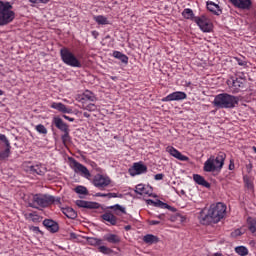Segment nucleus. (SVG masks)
Segmentation results:
<instances>
[{
    "label": "nucleus",
    "instance_id": "f704fd0d",
    "mask_svg": "<svg viewBox=\"0 0 256 256\" xmlns=\"http://www.w3.org/2000/svg\"><path fill=\"white\" fill-rule=\"evenodd\" d=\"M135 193H137V195H149V191H147V187H145L144 184H138Z\"/></svg>",
    "mask_w": 256,
    "mask_h": 256
},
{
    "label": "nucleus",
    "instance_id": "3c124183",
    "mask_svg": "<svg viewBox=\"0 0 256 256\" xmlns=\"http://www.w3.org/2000/svg\"><path fill=\"white\" fill-rule=\"evenodd\" d=\"M63 118L66 119L67 121H70V123H73V121H75V118H71L67 115H63Z\"/></svg>",
    "mask_w": 256,
    "mask_h": 256
},
{
    "label": "nucleus",
    "instance_id": "72a5a7b5",
    "mask_svg": "<svg viewBox=\"0 0 256 256\" xmlns=\"http://www.w3.org/2000/svg\"><path fill=\"white\" fill-rule=\"evenodd\" d=\"M25 218L33 223H39L41 221V217L37 213H27L25 214Z\"/></svg>",
    "mask_w": 256,
    "mask_h": 256
},
{
    "label": "nucleus",
    "instance_id": "39448f33",
    "mask_svg": "<svg viewBox=\"0 0 256 256\" xmlns=\"http://www.w3.org/2000/svg\"><path fill=\"white\" fill-rule=\"evenodd\" d=\"M13 5L11 2H5L0 0V25H9L13 23L15 19V12H13Z\"/></svg>",
    "mask_w": 256,
    "mask_h": 256
},
{
    "label": "nucleus",
    "instance_id": "aec40b11",
    "mask_svg": "<svg viewBox=\"0 0 256 256\" xmlns=\"http://www.w3.org/2000/svg\"><path fill=\"white\" fill-rule=\"evenodd\" d=\"M43 225L50 233H57V231H59V224L54 220L45 219Z\"/></svg>",
    "mask_w": 256,
    "mask_h": 256
},
{
    "label": "nucleus",
    "instance_id": "dca6fc26",
    "mask_svg": "<svg viewBox=\"0 0 256 256\" xmlns=\"http://www.w3.org/2000/svg\"><path fill=\"white\" fill-rule=\"evenodd\" d=\"M166 153H169V155H171L175 159H178V161H189V157L183 155L179 150H177L173 146L166 147Z\"/></svg>",
    "mask_w": 256,
    "mask_h": 256
},
{
    "label": "nucleus",
    "instance_id": "1a4fd4ad",
    "mask_svg": "<svg viewBox=\"0 0 256 256\" xmlns=\"http://www.w3.org/2000/svg\"><path fill=\"white\" fill-rule=\"evenodd\" d=\"M11 155V142L5 134H0V161L9 159Z\"/></svg>",
    "mask_w": 256,
    "mask_h": 256
},
{
    "label": "nucleus",
    "instance_id": "052dcab7",
    "mask_svg": "<svg viewBox=\"0 0 256 256\" xmlns=\"http://www.w3.org/2000/svg\"><path fill=\"white\" fill-rule=\"evenodd\" d=\"M252 149H253L254 153H256V147L254 146Z\"/></svg>",
    "mask_w": 256,
    "mask_h": 256
},
{
    "label": "nucleus",
    "instance_id": "49530a36",
    "mask_svg": "<svg viewBox=\"0 0 256 256\" xmlns=\"http://www.w3.org/2000/svg\"><path fill=\"white\" fill-rule=\"evenodd\" d=\"M106 197L108 199H115V198L119 197V195H117V193H107Z\"/></svg>",
    "mask_w": 256,
    "mask_h": 256
},
{
    "label": "nucleus",
    "instance_id": "6ab92c4d",
    "mask_svg": "<svg viewBox=\"0 0 256 256\" xmlns=\"http://www.w3.org/2000/svg\"><path fill=\"white\" fill-rule=\"evenodd\" d=\"M78 99L81 103H95V101H97L95 94L89 90H86L82 95L78 97Z\"/></svg>",
    "mask_w": 256,
    "mask_h": 256
},
{
    "label": "nucleus",
    "instance_id": "2eb2a0df",
    "mask_svg": "<svg viewBox=\"0 0 256 256\" xmlns=\"http://www.w3.org/2000/svg\"><path fill=\"white\" fill-rule=\"evenodd\" d=\"M236 9L249 11L253 7V0H229Z\"/></svg>",
    "mask_w": 256,
    "mask_h": 256
},
{
    "label": "nucleus",
    "instance_id": "bb28decb",
    "mask_svg": "<svg viewBox=\"0 0 256 256\" xmlns=\"http://www.w3.org/2000/svg\"><path fill=\"white\" fill-rule=\"evenodd\" d=\"M193 179L197 185H202V187H206L207 189L211 187V184H209V182H207V180H205V178L199 174H194Z\"/></svg>",
    "mask_w": 256,
    "mask_h": 256
},
{
    "label": "nucleus",
    "instance_id": "603ef678",
    "mask_svg": "<svg viewBox=\"0 0 256 256\" xmlns=\"http://www.w3.org/2000/svg\"><path fill=\"white\" fill-rule=\"evenodd\" d=\"M161 223V221H157V220H150L149 221V225H159Z\"/></svg>",
    "mask_w": 256,
    "mask_h": 256
},
{
    "label": "nucleus",
    "instance_id": "5fc2aeb1",
    "mask_svg": "<svg viewBox=\"0 0 256 256\" xmlns=\"http://www.w3.org/2000/svg\"><path fill=\"white\" fill-rule=\"evenodd\" d=\"M77 234L75 232L70 233V239H77Z\"/></svg>",
    "mask_w": 256,
    "mask_h": 256
},
{
    "label": "nucleus",
    "instance_id": "9d476101",
    "mask_svg": "<svg viewBox=\"0 0 256 256\" xmlns=\"http://www.w3.org/2000/svg\"><path fill=\"white\" fill-rule=\"evenodd\" d=\"M70 167L73 169V171L82 177H85V179H91V172H89V169H87L85 165L79 163L74 158H70Z\"/></svg>",
    "mask_w": 256,
    "mask_h": 256
},
{
    "label": "nucleus",
    "instance_id": "4d7b16f0",
    "mask_svg": "<svg viewBox=\"0 0 256 256\" xmlns=\"http://www.w3.org/2000/svg\"><path fill=\"white\" fill-rule=\"evenodd\" d=\"M212 256H223V254L217 252V253H214Z\"/></svg>",
    "mask_w": 256,
    "mask_h": 256
},
{
    "label": "nucleus",
    "instance_id": "f3484780",
    "mask_svg": "<svg viewBox=\"0 0 256 256\" xmlns=\"http://www.w3.org/2000/svg\"><path fill=\"white\" fill-rule=\"evenodd\" d=\"M53 125H55L56 129H59L62 133H65L69 130V125L63 121L59 116H55L52 120Z\"/></svg>",
    "mask_w": 256,
    "mask_h": 256
},
{
    "label": "nucleus",
    "instance_id": "4468645a",
    "mask_svg": "<svg viewBox=\"0 0 256 256\" xmlns=\"http://www.w3.org/2000/svg\"><path fill=\"white\" fill-rule=\"evenodd\" d=\"M185 99H187V94L185 92L176 91L162 98V101L164 103H169L171 101H183Z\"/></svg>",
    "mask_w": 256,
    "mask_h": 256
},
{
    "label": "nucleus",
    "instance_id": "6e6d98bb",
    "mask_svg": "<svg viewBox=\"0 0 256 256\" xmlns=\"http://www.w3.org/2000/svg\"><path fill=\"white\" fill-rule=\"evenodd\" d=\"M83 117H86V119H89V117H91V114H89V112H84Z\"/></svg>",
    "mask_w": 256,
    "mask_h": 256
},
{
    "label": "nucleus",
    "instance_id": "f8f14e48",
    "mask_svg": "<svg viewBox=\"0 0 256 256\" xmlns=\"http://www.w3.org/2000/svg\"><path fill=\"white\" fill-rule=\"evenodd\" d=\"M228 85L232 93H239L242 89H245V79L232 77L228 80Z\"/></svg>",
    "mask_w": 256,
    "mask_h": 256
},
{
    "label": "nucleus",
    "instance_id": "a878e982",
    "mask_svg": "<svg viewBox=\"0 0 256 256\" xmlns=\"http://www.w3.org/2000/svg\"><path fill=\"white\" fill-rule=\"evenodd\" d=\"M108 209H110L112 213H114V215H118V216L127 215V211L125 210V207L119 204L109 206Z\"/></svg>",
    "mask_w": 256,
    "mask_h": 256
},
{
    "label": "nucleus",
    "instance_id": "473e14b6",
    "mask_svg": "<svg viewBox=\"0 0 256 256\" xmlns=\"http://www.w3.org/2000/svg\"><path fill=\"white\" fill-rule=\"evenodd\" d=\"M93 19L98 25H109V19L103 15L94 16Z\"/></svg>",
    "mask_w": 256,
    "mask_h": 256
},
{
    "label": "nucleus",
    "instance_id": "2f4dec72",
    "mask_svg": "<svg viewBox=\"0 0 256 256\" xmlns=\"http://www.w3.org/2000/svg\"><path fill=\"white\" fill-rule=\"evenodd\" d=\"M246 225L250 233H256V219L253 217H248L246 220Z\"/></svg>",
    "mask_w": 256,
    "mask_h": 256
},
{
    "label": "nucleus",
    "instance_id": "423d86ee",
    "mask_svg": "<svg viewBox=\"0 0 256 256\" xmlns=\"http://www.w3.org/2000/svg\"><path fill=\"white\" fill-rule=\"evenodd\" d=\"M60 57L63 63L68 65V67H76L78 69L83 67L81 60H79V58H77L75 54L67 47L61 48Z\"/></svg>",
    "mask_w": 256,
    "mask_h": 256
},
{
    "label": "nucleus",
    "instance_id": "f03ea898",
    "mask_svg": "<svg viewBox=\"0 0 256 256\" xmlns=\"http://www.w3.org/2000/svg\"><path fill=\"white\" fill-rule=\"evenodd\" d=\"M28 205L32 209H39V207L45 208L50 205H61V198L47 194H34L29 198Z\"/></svg>",
    "mask_w": 256,
    "mask_h": 256
},
{
    "label": "nucleus",
    "instance_id": "7ed1b4c3",
    "mask_svg": "<svg viewBox=\"0 0 256 256\" xmlns=\"http://www.w3.org/2000/svg\"><path fill=\"white\" fill-rule=\"evenodd\" d=\"M225 159H227V154L225 152H219L217 156H210L205 162L203 166V171L205 173H221V169L225 165Z\"/></svg>",
    "mask_w": 256,
    "mask_h": 256
},
{
    "label": "nucleus",
    "instance_id": "6e6552de",
    "mask_svg": "<svg viewBox=\"0 0 256 256\" xmlns=\"http://www.w3.org/2000/svg\"><path fill=\"white\" fill-rule=\"evenodd\" d=\"M84 239H86V243L88 245H91L92 247H98L99 253H102L103 255H111V253H113V249L107 246H101L103 245V239L101 238L86 236Z\"/></svg>",
    "mask_w": 256,
    "mask_h": 256
},
{
    "label": "nucleus",
    "instance_id": "de8ad7c7",
    "mask_svg": "<svg viewBox=\"0 0 256 256\" xmlns=\"http://www.w3.org/2000/svg\"><path fill=\"white\" fill-rule=\"evenodd\" d=\"M163 177H165V175L160 173V174H156L154 176V179H155V181H161V180H163Z\"/></svg>",
    "mask_w": 256,
    "mask_h": 256
},
{
    "label": "nucleus",
    "instance_id": "bf43d9fd",
    "mask_svg": "<svg viewBox=\"0 0 256 256\" xmlns=\"http://www.w3.org/2000/svg\"><path fill=\"white\" fill-rule=\"evenodd\" d=\"M131 229V226H126V231Z\"/></svg>",
    "mask_w": 256,
    "mask_h": 256
},
{
    "label": "nucleus",
    "instance_id": "ea45409f",
    "mask_svg": "<svg viewBox=\"0 0 256 256\" xmlns=\"http://www.w3.org/2000/svg\"><path fill=\"white\" fill-rule=\"evenodd\" d=\"M75 193H78V195H88L89 191L87 190V187H85V186H77L75 188Z\"/></svg>",
    "mask_w": 256,
    "mask_h": 256
},
{
    "label": "nucleus",
    "instance_id": "13d9d810",
    "mask_svg": "<svg viewBox=\"0 0 256 256\" xmlns=\"http://www.w3.org/2000/svg\"><path fill=\"white\" fill-rule=\"evenodd\" d=\"M2 95H5V92L0 89V97H1Z\"/></svg>",
    "mask_w": 256,
    "mask_h": 256
},
{
    "label": "nucleus",
    "instance_id": "5701e85b",
    "mask_svg": "<svg viewBox=\"0 0 256 256\" xmlns=\"http://www.w3.org/2000/svg\"><path fill=\"white\" fill-rule=\"evenodd\" d=\"M207 9L210 11V13H213V15H221L223 13V10L221 9V6L218 4H215L213 1H208L206 3Z\"/></svg>",
    "mask_w": 256,
    "mask_h": 256
},
{
    "label": "nucleus",
    "instance_id": "c03bdc74",
    "mask_svg": "<svg viewBox=\"0 0 256 256\" xmlns=\"http://www.w3.org/2000/svg\"><path fill=\"white\" fill-rule=\"evenodd\" d=\"M30 3H33L34 5H37L39 3L47 4L49 3V0H29Z\"/></svg>",
    "mask_w": 256,
    "mask_h": 256
},
{
    "label": "nucleus",
    "instance_id": "412c9836",
    "mask_svg": "<svg viewBox=\"0 0 256 256\" xmlns=\"http://www.w3.org/2000/svg\"><path fill=\"white\" fill-rule=\"evenodd\" d=\"M101 219L106 223V225H117V216L112 212L102 214Z\"/></svg>",
    "mask_w": 256,
    "mask_h": 256
},
{
    "label": "nucleus",
    "instance_id": "b1692460",
    "mask_svg": "<svg viewBox=\"0 0 256 256\" xmlns=\"http://www.w3.org/2000/svg\"><path fill=\"white\" fill-rule=\"evenodd\" d=\"M76 205L77 207H82L83 209H97V207H99L98 203L84 200H77Z\"/></svg>",
    "mask_w": 256,
    "mask_h": 256
},
{
    "label": "nucleus",
    "instance_id": "a211bd4d",
    "mask_svg": "<svg viewBox=\"0 0 256 256\" xmlns=\"http://www.w3.org/2000/svg\"><path fill=\"white\" fill-rule=\"evenodd\" d=\"M29 171L32 175L43 176L47 173V166L45 164H35L30 166Z\"/></svg>",
    "mask_w": 256,
    "mask_h": 256
},
{
    "label": "nucleus",
    "instance_id": "f257e3e1",
    "mask_svg": "<svg viewBox=\"0 0 256 256\" xmlns=\"http://www.w3.org/2000/svg\"><path fill=\"white\" fill-rule=\"evenodd\" d=\"M227 213V206L221 202L211 204L199 212L198 221L201 225H216Z\"/></svg>",
    "mask_w": 256,
    "mask_h": 256
},
{
    "label": "nucleus",
    "instance_id": "ddd939ff",
    "mask_svg": "<svg viewBox=\"0 0 256 256\" xmlns=\"http://www.w3.org/2000/svg\"><path fill=\"white\" fill-rule=\"evenodd\" d=\"M129 175L131 177H137V175H143L147 173V165L143 162H135L131 168L128 169Z\"/></svg>",
    "mask_w": 256,
    "mask_h": 256
},
{
    "label": "nucleus",
    "instance_id": "cd10ccee",
    "mask_svg": "<svg viewBox=\"0 0 256 256\" xmlns=\"http://www.w3.org/2000/svg\"><path fill=\"white\" fill-rule=\"evenodd\" d=\"M182 17L184 19H187L188 21H194L198 16H195V13H193V10L191 8H185L182 11Z\"/></svg>",
    "mask_w": 256,
    "mask_h": 256
},
{
    "label": "nucleus",
    "instance_id": "58836bf2",
    "mask_svg": "<svg viewBox=\"0 0 256 256\" xmlns=\"http://www.w3.org/2000/svg\"><path fill=\"white\" fill-rule=\"evenodd\" d=\"M234 60L236 63H238V65H240V67H247V59L245 57H234Z\"/></svg>",
    "mask_w": 256,
    "mask_h": 256
},
{
    "label": "nucleus",
    "instance_id": "393cba45",
    "mask_svg": "<svg viewBox=\"0 0 256 256\" xmlns=\"http://www.w3.org/2000/svg\"><path fill=\"white\" fill-rule=\"evenodd\" d=\"M51 109H56V111H59L60 113H71V108H68L65 104L61 102H53L51 104Z\"/></svg>",
    "mask_w": 256,
    "mask_h": 256
},
{
    "label": "nucleus",
    "instance_id": "c85d7f7f",
    "mask_svg": "<svg viewBox=\"0 0 256 256\" xmlns=\"http://www.w3.org/2000/svg\"><path fill=\"white\" fill-rule=\"evenodd\" d=\"M143 241L147 244V245H155L156 243H159V237L153 235V234H146L143 237Z\"/></svg>",
    "mask_w": 256,
    "mask_h": 256
},
{
    "label": "nucleus",
    "instance_id": "7c9ffc66",
    "mask_svg": "<svg viewBox=\"0 0 256 256\" xmlns=\"http://www.w3.org/2000/svg\"><path fill=\"white\" fill-rule=\"evenodd\" d=\"M62 213L68 219H77V212H75L71 207L62 208Z\"/></svg>",
    "mask_w": 256,
    "mask_h": 256
},
{
    "label": "nucleus",
    "instance_id": "09e8293b",
    "mask_svg": "<svg viewBox=\"0 0 256 256\" xmlns=\"http://www.w3.org/2000/svg\"><path fill=\"white\" fill-rule=\"evenodd\" d=\"M228 169L229 171H233L235 169V161L233 159L230 160Z\"/></svg>",
    "mask_w": 256,
    "mask_h": 256
},
{
    "label": "nucleus",
    "instance_id": "20e7f679",
    "mask_svg": "<svg viewBox=\"0 0 256 256\" xmlns=\"http://www.w3.org/2000/svg\"><path fill=\"white\" fill-rule=\"evenodd\" d=\"M213 105L218 109H235L239 105V97L229 93H221L215 96Z\"/></svg>",
    "mask_w": 256,
    "mask_h": 256
},
{
    "label": "nucleus",
    "instance_id": "680f3d73",
    "mask_svg": "<svg viewBox=\"0 0 256 256\" xmlns=\"http://www.w3.org/2000/svg\"><path fill=\"white\" fill-rule=\"evenodd\" d=\"M159 219H163V215L158 216Z\"/></svg>",
    "mask_w": 256,
    "mask_h": 256
},
{
    "label": "nucleus",
    "instance_id": "a19ab883",
    "mask_svg": "<svg viewBox=\"0 0 256 256\" xmlns=\"http://www.w3.org/2000/svg\"><path fill=\"white\" fill-rule=\"evenodd\" d=\"M35 129L40 135H47V128L43 124H38Z\"/></svg>",
    "mask_w": 256,
    "mask_h": 256
},
{
    "label": "nucleus",
    "instance_id": "e433bc0d",
    "mask_svg": "<svg viewBox=\"0 0 256 256\" xmlns=\"http://www.w3.org/2000/svg\"><path fill=\"white\" fill-rule=\"evenodd\" d=\"M70 130L63 132L64 134L61 136L62 143L65 147H67L68 143H71V136L69 135Z\"/></svg>",
    "mask_w": 256,
    "mask_h": 256
},
{
    "label": "nucleus",
    "instance_id": "8fccbe9b",
    "mask_svg": "<svg viewBox=\"0 0 256 256\" xmlns=\"http://www.w3.org/2000/svg\"><path fill=\"white\" fill-rule=\"evenodd\" d=\"M30 230L33 231V233H41V230L37 226L30 227Z\"/></svg>",
    "mask_w": 256,
    "mask_h": 256
},
{
    "label": "nucleus",
    "instance_id": "e2e57ef3",
    "mask_svg": "<svg viewBox=\"0 0 256 256\" xmlns=\"http://www.w3.org/2000/svg\"><path fill=\"white\" fill-rule=\"evenodd\" d=\"M93 33V35H95V31L94 32H92Z\"/></svg>",
    "mask_w": 256,
    "mask_h": 256
},
{
    "label": "nucleus",
    "instance_id": "4c0bfd02",
    "mask_svg": "<svg viewBox=\"0 0 256 256\" xmlns=\"http://www.w3.org/2000/svg\"><path fill=\"white\" fill-rule=\"evenodd\" d=\"M151 203H153L155 207H160L161 209H171V206H169V204L164 203L161 200H157L156 202L151 201Z\"/></svg>",
    "mask_w": 256,
    "mask_h": 256
},
{
    "label": "nucleus",
    "instance_id": "a18cd8bd",
    "mask_svg": "<svg viewBox=\"0 0 256 256\" xmlns=\"http://www.w3.org/2000/svg\"><path fill=\"white\" fill-rule=\"evenodd\" d=\"M246 230H242V229H237L234 231V237H239L240 235H243V233H245Z\"/></svg>",
    "mask_w": 256,
    "mask_h": 256
},
{
    "label": "nucleus",
    "instance_id": "864d4df0",
    "mask_svg": "<svg viewBox=\"0 0 256 256\" xmlns=\"http://www.w3.org/2000/svg\"><path fill=\"white\" fill-rule=\"evenodd\" d=\"M95 197H107V194L98 192L95 194Z\"/></svg>",
    "mask_w": 256,
    "mask_h": 256
},
{
    "label": "nucleus",
    "instance_id": "37998d69",
    "mask_svg": "<svg viewBox=\"0 0 256 256\" xmlns=\"http://www.w3.org/2000/svg\"><path fill=\"white\" fill-rule=\"evenodd\" d=\"M245 186L247 189H253V182L249 179H244Z\"/></svg>",
    "mask_w": 256,
    "mask_h": 256
},
{
    "label": "nucleus",
    "instance_id": "79ce46f5",
    "mask_svg": "<svg viewBox=\"0 0 256 256\" xmlns=\"http://www.w3.org/2000/svg\"><path fill=\"white\" fill-rule=\"evenodd\" d=\"M86 111H97V105L90 103L85 107Z\"/></svg>",
    "mask_w": 256,
    "mask_h": 256
},
{
    "label": "nucleus",
    "instance_id": "4be33fe9",
    "mask_svg": "<svg viewBox=\"0 0 256 256\" xmlns=\"http://www.w3.org/2000/svg\"><path fill=\"white\" fill-rule=\"evenodd\" d=\"M103 239L110 243V245H119L121 243V236L113 233L105 234Z\"/></svg>",
    "mask_w": 256,
    "mask_h": 256
},
{
    "label": "nucleus",
    "instance_id": "9b49d317",
    "mask_svg": "<svg viewBox=\"0 0 256 256\" xmlns=\"http://www.w3.org/2000/svg\"><path fill=\"white\" fill-rule=\"evenodd\" d=\"M194 23L198 25L203 33H211V31H213V24L211 23V20L205 16V14L195 18Z\"/></svg>",
    "mask_w": 256,
    "mask_h": 256
},
{
    "label": "nucleus",
    "instance_id": "c9c22d12",
    "mask_svg": "<svg viewBox=\"0 0 256 256\" xmlns=\"http://www.w3.org/2000/svg\"><path fill=\"white\" fill-rule=\"evenodd\" d=\"M235 252L240 256H247L249 255V249L245 246H238L235 248Z\"/></svg>",
    "mask_w": 256,
    "mask_h": 256
},
{
    "label": "nucleus",
    "instance_id": "0eeeda50",
    "mask_svg": "<svg viewBox=\"0 0 256 256\" xmlns=\"http://www.w3.org/2000/svg\"><path fill=\"white\" fill-rule=\"evenodd\" d=\"M92 185L96 187V189H99V191H105L109 185H111V177H109L107 174H96L93 176Z\"/></svg>",
    "mask_w": 256,
    "mask_h": 256
},
{
    "label": "nucleus",
    "instance_id": "c756f323",
    "mask_svg": "<svg viewBox=\"0 0 256 256\" xmlns=\"http://www.w3.org/2000/svg\"><path fill=\"white\" fill-rule=\"evenodd\" d=\"M112 57H114L115 59H119V61H121V63H124L125 65L129 63V57L122 52L114 51Z\"/></svg>",
    "mask_w": 256,
    "mask_h": 256
}]
</instances>
